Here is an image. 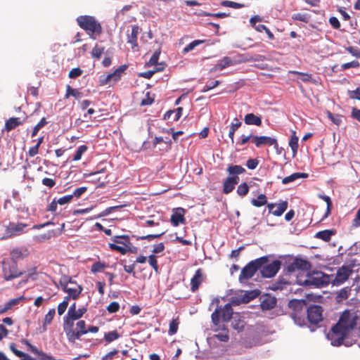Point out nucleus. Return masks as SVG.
<instances>
[{"instance_id": "obj_1", "label": "nucleus", "mask_w": 360, "mask_h": 360, "mask_svg": "<svg viewBox=\"0 0 360 360\" xmlns=\"http://www.w3.org/2000/svg\"><path fill=\"white\" fill-rule=\"evenodd\" d=\"M77 22L79 27L84 30L92 39H96V36L102 32L101 24L93 16L80 15L77 18Z\"/></svg>"}, {"instance_id": "obj_2", "label": "nucleus", "mask_w": 360, "mask_h": 360, "mask_svg": "<svg viewBox=\"0 0 360 360\" xmlns=\"http://www.w3.org/2000/svg\"><path fill=\"white\" fill-rule=\"evenodd\" d=\"M269 261L267 256H263L255 260L250 262L241 270L238 280L240 283H244L248 279L251 278L257 271L262 268V266L266 264Z\"/></svg>"}, {"instance_id": "obj_3", "label": "nucleus", "mask_w": 360, "mask_h": 360, "mask_svg": "<svg viewBox=\"0 0 360 360\" xmlns=\"http://www.w3.org/2000/svg\"><path fill=\"white\" fill-rule=\"evenodd\" d=\"M75 323L70 326L63 327L67 338L70 342L75 343L81 336L88 333L86 322L84 320L78 321L76 323V328H74Z\"/></svg>"}, {"instance_id": "obj_4", "label": "nucleus", "mask_w": 360, "mask_h": 360, "mask_svg": "<svg viewBox=\"0 0 360 360\" xmlns=\"http://www.w3.org/2000/svg\"><path fill=\"white\" fill-rule=\"evenodd\" d=\"M60 285L62 290L70 295L72 300H77L83 290V287L70 277H63L59 281Z\"/></svg>"}, {"instance_id": "obj_5", "label": "nucleus", "mask_w": 360, "mask_h": 360, "mask_svg": "<svg viewBox=\"0 0 360 360\" xmlns=\"http://www.w3.org/2000/svg\"><path fill=\"white\" fill-rule=\"evenodd\" d=\"M329 283L328 276L321 271H314L307 273L306 278L300 283L306 286L323 287Z\"/></svg>"}, {"instance_id": "obj_6", "label": "nucleus", "mask_w": 360, "mask_h": 360, "mask_svg": "<svg viewBox=\"0 0 360 360\" xmlns=\"http://www.w3.org/2000/svg\"><path fill=\"white\" fill-rule=\"evenodd\" d=\"M233 314V309L230 303L226 304L223 307L218 306L211 315L212 321L214 326H219L220 319L223 322L227 323L232 319Z\"/></svg>"}, {"instance_id": "obj_7", "label": "nucleus", "mask_w": 360, "mask_h": 360, "mask_svg": "<svg viewBox=\"0 0 360 360\" xmlns=\"http://www.w3.org/2000/svg\"><path fill=\"white\" fill-rule=\"evenodd\" d=\"M357 319L358 317L354 311L345 310L336 324L349 333L356 326Z\"/></svg>"}, {"instance_id": "obj_8", "label": "nucleus", "mask_w": 360, "mask_h": 360, "mask_svg": "<svg viewBox=\"0 0 360 360\" xmlns=\"http://www.w3.org/2000/svg\"><path fill=\"white\" fill-rule=\"evenodd\" d=\"M348 333L344 329L335 324L327 335L328 339L333 346H340L342 344L345 338L348 335Z\"/></svg>"}, {"instance_id": "obj_9", "label": "nucleus", "mask_w": 360, "mask_h": 360, "mask_svg": "<svg viewBox=\"0 0 360 360\" xmlns=\"http://www.w3.org/2000/svg\"><path fill=\"white\" fill-rule=\"evenodd\" d=\"M311 263L307 260L299 257H295L291 262H289L286 266L288 273H292L296 271H308L311 269Z\"/></svg>"}, {"instance_id": "obj_10", "label": "nucleus", "mask_w": 360, "mask_h": 360, "mask_svg": "<svg viewBox=\"0 0 360 360\" xmlns=\"http://www.w3.org/2000/svg\"><path fill=\"white\" fill-rule=\"evenodd\" d=\"M4 278L6 281H10L20 277L22 273L18 269L17 264L15 262H3Z\"/></svg>"}, {"instance_id": "obj_11", "label": "nucleus", "mask_w": 360, "mask_h": 360, "mask_svg": "<svg viewBox=\"0 0 360 360\" xmlns=\"http://www.w3.org/2000/svg\"><path fill=\"white\" fill-rule=\"evenodd\" d=\"M307 314L308 321L311 324L316 325L323 320V308L319 305H310Z\"/></svg>"}, {"instance_id": "obj_12", "label": "nucleus", "mask_w": 360, "mask_h": 360, "mask_svg": "<svg viewBox=\"0 0 360 360\" xmlns=\"http://www.w3.org/2000/svg\"><path fill=\"white\" fill-rule=\"evenodd\" d=\"M127 68V66L125 65H121L118 68H117L113 72L108 74L107 76H101L99 79L100 85H106L111 80H113L114 82L118 81L120 79L122 74L124 72Z\"/></svg>"}, {"instance_id": "obj_13", "label": "nucleus", "mask_w": 360, "mask_h": 360, "mask_svg": "<svg viewBox=\"0 0 360 360\" xmlns=\"http://www.w3.org/2000/svg\"><path fill=\"white\" fill-rule=\"evenodd\" d=\"M281 265V262L276 259L266 266H262L261 270L262 276L265 278L274 276L280 269Z\"/></svg>"}, {"instance_id": "obj_14", "label": "nucleus", "mask_w": 360, "mask_h": 360, "mask_svg": "<svg viewBox=\"0 0 360 360\" xmlns=\"http://www.w3.org/2000/svg\"><path fill=\"white\" fill-rule=\"evenodd\" d=\"M27 226V224L22 223H10L6 227L5 236L2 238H11L22 233Z\"/></svg>"}, {"instance_id": "obj_15", "label": "nucleus", "mask_w": 360, "mask_h": 360, "mask_svg": "<svg viewBox=\"0 0 360 360\" xmlns=\"http://www.w3.org/2000/svg\"><path fill=\"white\" fill-rule=\"evenodd\" d=\"M252 142L257 148L262 146H274L275 148H278V144L276 139L266 136H253Z\"/></svg>"}, {"instance_id": "obj_16", "label": "nucleus", "mask_w": 360, "mask_h": 360, "mask_svg": "<svg viewBox=\"0 0 360 360\" xmlns=\"http://www.w3.org/2000/svg\"><path fill=\"white\" fill-rule=\"evenodd\" d=\"M242 63L241 59H232L230 57L225 56L221 59L219 60L217 63L210 70V72H216L218 70H222L223 69L235 65L238 63Z\"/></svg>"}, {"instance_id": "obj_17", "label": "nucleus", "mask_w": 360, "mask_h": 360, "mask_svg": "<svg viewBox=\"0 0 360 360\" xmlns=\"http://www.w3.org/2000/svg\"><path fill=\"white\" fill-rule=\"evenodd\" d=\"M205 278L203 270L202 269H198L193 276L191 279V290L193 292H196L200 285L202 283Z\"/></svg>"}, {"instance_id": "obj_18", "label": "nucleus", "mask_w": 360, "mask_h": 360, "mask_svg": "<svg viewBox=\"0 0 360 360\" xmlns=\"http://www.w3.org/2000/svg\"><path fill=\"white\" fill-rule=\"evenodd\" d=\"M352 273V270L349 267L342 266L337 271V274H336V276H335V280L333 282L334 284L337 285L342 284L349 278V277L350 276Z\"/></svg>"}, {"instance_id": "obj_19", "label": "nucleus", "mask_w": 360, "mask_h": 360, "mask_svg": "<svg viewBox=\"0 0 360 360\" xmlns=\"http://www.w3.org/2000/svg\"><path fill=\"white\" fill-rule=\"evenodd\" d=\"M267 207L269 209V213L272 214L274 216L279 217L281 216L285 211L288 208V202L287 201H281L279 204L276 205L275 203H269L267 204Z\"/></svg>"}, {"instance_id": "obj_20", "label": "nucleus", "mask_w": 360, "mask_h": 360, "mask_svg": "<svg viewBox=\"0 0 360 360\" xmlns=\"http://www.w3.org/2000/svg\"><path fill=\"white\" fill-rule=\"evenodd\" d=\"M185 210L181 207L175 209L171 215L170 221L174 226H179V224H185L186 219L184 217Z\"/></svg>"}, {"instance_id": "obj_21", "label": "nucleus", "mask_w": 360, "mask_h": 360, "mask_svg": "<svg viewBox=\"0 0 360 360\" xmlns=\"http://www.w3.org/2000/svg\"><path fill=\"white\" fill-rule=\"evenodd\" d=\"M30 255L28 249L25 247L13 248L11 252V259L13 262L17 264V262L23 259Z\"/></svg>"}, {"instance_id": "obj_22", "label": "nucleus", "mask_w": 360, "mask_h": 360, "mask_svg": "<svg viewBox=\"0 0 360 360\" xmlns=\"http://www.w3.org/2000/svg\"><path fill=\"white\" fill-rule=\"evenodd\" d=\"M22 342L26 345L33 354L39 356L41 360H56V359L53 356L49 355L41 350H39L35 346L32 345L27 340H22Z\"/></svg>"}, {"instance_id": "obj_23", "label": "nucleus", "mask_w": 360, "mask_h": 360, "mask_svg": "<svg viewBox=\"0 0 360 360\" xmlns=\"http://www.w3.org/2000/svg\"><path fill=\"white\" fill-rule=\"evenodd\" d=\"M139 32V27L138 25H134L131 28L130 34H127V43L131 45V49L135 50L138 47V34Z\"/></svg>"}, {"instance_id": "obj_24", "label": "nucleus", "mask_w": 360, "mask_h": 360, "mask_svg": "<svg viewBox=\"0 0 360 360\" xmlns=\"http://www.w3.org/2000/svg\"><path fill=\"white\" fill-rule=\"evenodd\" d=\"M217 326H218V328L215 329L214 331L215 332L219 331V333L217 334H214L213 338H217V340H219L221 342H228L229 340V330L226 328V327H225V326H224V325L221 327V326L219 324Z\"/></svg>"}, {"instance_id": "obj_25", "label": "nucleus", "mask_w": 360, "mask_h": 360, "mask_svg": "<svg viewBox=\"0 0 360 360\" xmlns=\"http://www.w3.org/2000/svg\"><path fill=\"white\" fill-rule=\"evenodd\" d=\"M277 301L275 297L267 296L261 302L260 306L262 310L266 311L274 309L276 305Z\"/></svg>"}, {"instance_id": "obj_26", "label": "nucleus", "mask_w": 360, "mask_h": 360, "mask_svg": "<svg viewBox=\"0 0 360 360\" xmlns=\"http://www.w3.org/2000/svg\"><path fill=\"white\" fill-rule=\"evenodd\" d=\"M82 316L78 313L77 310L76 309L75 311H73L70 313V315L66 314L63 317V327L65 326H71L72 323H74L75 321L79 320Z\"/></svg>"}, {"instance_id": "obj_27", "label": "nucleus", "mask_w": 360, "mask_h": 360, "mask_svg": "<svg viewBox=\"0 0 360 360\" xmlns=\"http://www.w3.org/2000/svg\"><path fill=\"white\" fill-rule=\"evenodd\" d=\"M114 243L120 244L125 247L127 249H129L131 246L129 237L127 235L115 236L112 239Z\"/></svg>"}, {"instance_id": "obj_28", "label": "nucleus", "mask_w": 360, "mask_h": 360, "mask_svg": "<svg viewBox=\"0 0 360 360\" xmlns=\"http://www.w3.org/2000/svg\"><path fill=\"white\" fill-rule=\"evenodd\" d=\"M244 122L248 125H262V119L260 117L255 115L253 113H248L244 117Z\"/></svg>"}, {"instance_id": "obj_29", "label": "nucleus", "mask_w": 360, "mask_h": 360, "mask_svg": "<svg viewBox=\"0 0 360 360\" xmlns=\"http://www.w3.org/2000/svg\"><path fill=\"white\" fill-rule=\"evenodd\" d=\"M22 122L19 117H11L6 121L4 130L10 131L16 128L18 126L21 125Z\"/></svg>"}, {"instance_id": "obj_30", "label": "nucleus", "mask_w": 360, "mask_h": 360, "mask_svg": "<svg viewBox=\"0 0 360 360\" xmlns=\"http://www.w3.org/2000/svg\"><path fill=\"white\" fill-rule=\"evenodd\" d=\"M335 233V231L334 230L326 229L317 232L315 237L321 239L325 242H328L330 240L332 236Z\"/></svg>"}, {"instance_id": "obj_31", "label": "nucleus", "mask_w": 360, "mask_h": 360, "mask_svg": "<svg viewBox=\"0 0 360 360\" xmlns=\"http://www.w3.org/2000/svg\"><path fill=\"white\" fill-rule=\"evenodd\" d=\"M308 176L307 174L306 173H301V172H295V173H293L291 175L288 176H286L285 178L283 179L282 180V183L283 184H288L290 182H292L294 181H295L296 179L300 178V177H303V178H305Z\"/></svg>"}, {"instance_id": "obj_32", "label": "nucleus", "mask_w": 360, "mask_h": 360, "mask_svg": "<svg viewBox=\"0 0 360 360\" xmlns=\"http://www.w3.org/2000/svg\"><path fill=\"white\" fill-rule=\"evenodd\" d=\"M251 204L256 207H259L264 205H267V198L265 194H259L257 199L253 198L251 200Z\"/></svg>"}, {"instance_id": "obj_33", "label": "nucleus", "mask_w": 360, "mask_h": 360, "mask_svg": "<svg viewBox=\"0 0 360 360\" xmlns=\"http://www.w3.org/2000/svg\"><path fill=\"white\" fill-rule=\"evenodd\" d=\"M235 122H232L229 132V136L231 139V143H234V134L236 131L241 126V122L237 118L234 119Z\"/></svg>"}, {"instance_id": "obj_34", "label": "nucleus", "mask_w": 360, "mask_h": 360, "mask_svg": "<svg viewBox=\"0 0 360 360\" xmlns=\"http://www.w3.org/2000/svg\"><path fill=\"white\" fill-rule=\"evenodd\" d=\"M206 39H196L188 44L186 47L184 48L182 53H187L189 51L193 50L197 46H199L202 44L206 42Z\"/></svg>"}, {"instance_id": "obj_35", "label": "nucleus", "mask_w": 360, "mask_h": 360, "mask_svg": "<svg viewBox=\"0 0 360 360\" xmlns=\"http://www.w3.org/2000/svg\"><path fill=\"white\" fill-rule=\"evenodd\" d=\"M227 172L231 175H239L243 174L245 169L240 165H229Z\"/></svg>"}, {"instance_id": "obj_36", "label": "nucleus", "mask_w": 360, "mask_h": 360, "mask_svg": "<svg viewBox=\"0 0 360 360\" xmlns=\"http://www.w3.org/2000/svg\"><path fill=\"white\" fill-rule=\"evenodd\" d=\"M235 186H236L233 184L231 179L229 177H227L224 181L222 191L224 194H229L233 191Z\"/></svg>"}, {"instance_id": "obj_37", "label": "nucleus", "mask_w": 360, "mask_h": 360, "mask_svg": "<svg viewBox=\"0 0 360 360\" xmlns=\"http://www.w3.org/2000/svg\"><path fill=\"white\" fill-rule=\"evenodd\" d=\"M289 146L291 148L293 154L295 155L298 149V137L296 136V133L295 131H292Z\"/></svg>"}, {"instance_id": "obj_38", "label": "nucleus", "mask_w": 360, "mask_h": 360, "mask_svg": "<svg viewBox=\"0 0 360 360\" xmlns=\"http://www.w3.org/2000/svg\"><path fill=\"white\" fill-rule=\"evenodd\" d=\"M289 306L297 311H302L304 309L305 302L303 300H295L290 302Z\"/></svg>"}, {"instance_id": "obj_39", "label": "nucleus", "mask_w": 360, "mask_h": 360, "mask_svg": "<svg viewBox=\"0 0 360 360\" xmlns=\"http://www.w3.org/2000/svg\"><path fill=\"white\" fill-rule=\"evenodd\" d=\"M319 197L321 199L323 200L326 202L327 208H326V212L325 213V215L323 217V218H326L330 214V212H331V209H332V206H333L331 199L329 196H327L325 195H319Z\"/></svg>"}, {"instance_id": "obj_40", "label": "nucleus", "mask_w": 360, "mask_h": 360, "mask_svg": "<svg viewBox=\"0 0 360 360\" xmlns=\"http://www.w3.org/2000/svg\"><path fill=\"white\" fill-rule=\"evenodd\" d=\"M55 314H56V310L54 308H53V309H51L49 311V312L45 315V317L44 319V323H43V327H44V330H46V326L47 325H49L51 323L52 320L54 318Z\"/></svg>"}, {"instance_id": "obj_41", "label": "nucleus", "mask_w": 360, "mask_h": 360, "mask_svg": "<svg viewBox=\"0 0 360 360\" xmlns=\"http://www.w3.org/2000/svg\"><path fill=\"white\" fill-rule=\"evenodd\" d=\"M105 48L103 46H100L96 44L91 51V56L96 59H100L102 54L104 53Z\"/></svg>"}, {"instance_id": "obj_42", "label": "nucleus", "mask_w": 360, "mask_h": 360, "mask_svg": "<svg viewBox=\"0 0 360 360\" xmlns=\"http://www.w3.org/2000/svg\"><path fill=\"white\" fill-rule=\"evenodd\" d=\"M179 325V317H176V319H174L172 320V321L169 323V335H172L176 333Z\"/></svg>"}, {"instance_id": "obj_43", "label": "nucleus", "mask_w": 360, "mask_h": 360, "mask_svg": "<svg viewBox=\"0 0 360 360\" xmlns=\"http://www.w3.org/2000/svg\"><path fill=\"white\" fill-rule=\"evenodd\" d=\"M292 19L307 23L309 21L310 15L307 13H297L292 15Z\"/></svg>"}, {"instance_id": "obj_44", "label": "nucleus", "mask_w": 360, "mask_h": 360, "mask_svg": "<svg viewBox=\"0 0 360 360\" xmlns=\"http://www.w3.org/2000/svg\"><path fill=\"white\" fill-rule=\"evenodd\" d=\"M326 115H327V117H328V119H330L331 120V122L333 123H334L335 124L339 126L342 123V115H340L339 114L334 115L328 110L326 111Z\"/></svg>"}, {"instance_id": "obj_45", "label": "nucleus", "mask_w": 360, "mask_h": 360, "mask_svg": "<svg viewBox=\"0 0 360 360\" xmlns=\"http://www.w3.org/2000/svg\"><path fill=\"white\" fill-rule=\"evenodd\" d=\"M236 192L238 195L244 197L249 192V186L245 182L242 183L238 186Z\"/></svg>"}, {"instance_id": "obj_46", "label": "nucleus", "mask_w": 360, "mask_h": 360, "mask_svg": "<svg viewBox=\"0 0 360 360\" xmlns=\"http://www.w3.org/2000/svg\"><path fill=\"white\" fill-rule=\"evenodd\" d=\"M106 267H108L106 264L101 262H96L91 265V271L96 274L102 271Z\"/></svg>"}, {"instance_id": "obj_47", "label": "nucleus", "mask_w": 360, "mask_h": 360, "mask_svg": "<svg viewBox=\"0 0 360 360\" xmlns=\"http://www.w3.org/2000/svg\"><path fill=\"white\" fill-rule=\"evenodd\" d=\"M166 233V231H162L160 233H155V234H148L146 236H143L140 237H137V240H147L148 241H150L153 239H157L161 238L165 233Z\"/></svg>"}, {"instance_id": "obj_48", "label": "nucleus", "mask_w": 360, "mask_h": 360, "mask_svg": "<svg viewBox=\"0 0 360 360\" xmlns=\"http://www.w3.org/2000/svg\"><path fill=\"white\" fill-rule=\"evenodd\" d=\"M120 337L117 330L110 331L105 333L104 339L107 342H111Z\"/></svg>"}, {"instance_id": "obj_49", "label": "nucleus", "mask_w": 360, "mask_h": 360, "mask_svg": "<svg viewBox=\"0 0 360 360\" xmlns=\"http://www.w3.org/2000/svg\"><path fill=\"white\" fill-rule=\"evenodd\" d=\"M88 148L86 145L79 146L75 154L73 156V161H78L82 158V155L87 150Z\"/></svg>"}, {"instance_id": "obj_50", "label": "nucleus", "mask_w": 360, "mask_h": 360, "mask_svg": "<svg viewBox=\"0 0 360 360\" xmlns=\"http://www.w3.org/2000/svg\"><path fill=\"white\" fill-rule=\"evenodd\" d=\"M47 124L46 120L45 117L41 119V120L34 127L32 131V137H34L40 129L44 127Z\"/></svg>"}, {"instance_id": "obj_51", "label": "nucleus", "mask_w": 360, "mask_h": 360, "mask_svg": "<svg viewBox=\"0 0 360 360\" xmlns=\"http://www.w3.org/2000/svg\"><path fill=\"white\" fill-rule=\"evenodd\" d=\"M54 236H55V232L53 230H51V231H49L46 233L37 236L36 237V240L38 242H42V241H45L46 240L50 239L51 238L53 237Z\"/></svg>"}, {"instance_id": "obj_52", "label": "nucleus", "mask_w": 360, "mask_h": 360, "mask_svg": "<svg viewBox=\"0 0 360 360\" xmlns=\"http://www.w3.org/2000/svg\"><path fill=\"white\" fill-rule=\"evenodd\" d=\"M161 52V49L158 48L150 57L148 64L149 65H156L159 60V56Z\"/></svg>"}, {"instance_id": "obj_53", "label": "nucleus", "mask_w": 360, "mask_h": 360, "mask_svg": "<svg viewBox=\"0 0 360 360\" xmlns=\"http://www.w3.org/2000/svg\"><path fill=\"white\" fill-rule=\"evenodd\" d=\"M148 263L156 273L159 272V266L156 256L153 254L149 255Z\"/></svg>"}, {"instance_id": "obj_54", "label": "nucleus", "mask_w": 360, "mask_h": 360, "mask_svg": "<svg viewBox=\"0 0 360 360\" xmlns=\"http://www.w3.org/2000/svg\"><path fill=\"white\" fill-rule=\"evenodd\" d=\"M109 247L112 250L117 251L122 255H125L128 250L125 247L118 245L117 243H110Z\"/></svg>"}, {"instance_id": "obj_55", "label": "nucleus", "mask_w": 360, "mask_h": 360, "mask_svg": "<svg viewBox=\"0 0 360 360\" xmlns=\"http://www.w3.org/2000/svg\"><path fill=\"white\" fill-rule=\"evenodd\" d=\"M160 65H162V67L161 68H157L154 70H148V71L142 72V73L140 74V76L143 77L144 78H146V79L151 78L155 72L161 71V70H164L165 67H164L163 64H160Z\"/></svg>"}, {"instance_id": "obj_56", "label": "nucleus", "mask_w": 360, "mask_h": 360, "mask_svg": "<svg viewBox=\"0 0 360 360\" xmlns=\"http://www.w3.org/2000/svg\"><path fill=\"white\" fill-rule=\"evenodd\" d=\"M81 94L82 93L79 92L77 89L71 88L70 85L67 86L66 97L72 96L76 98H80Z\"/></svg>"}, {"instance_id": "obj_57", "label": "nucleus", "mask_w": 360, "mask_h": 360, "mask_svg": "<svg viewBox=\"0 0 360 360\" xmlns=\"http://www.w3.org/2000/svg\"><path fill=\"white\" fill-rule=\"evenodd\" d=\"M266 60V57L262 55H255L253 56H246L245 58H241L242 62L246 61H263Z\"/></svg>"}, {"instance_id": "obj_58", "label": "nucleus", "mask_w": 360, "mask_h": 360, "mask_svg": "<svg viewBox=\"0 0 360 360\" xmlns=\"http://www.w3.org/2000/svg\"><path fill=\"white\" fill-rule=\"evenodd\" d=\"M221 5L226 7H230L233 8H240L244 6L243 4L231 1H224L221 2Z\"/></svg>"}, {"instance_id": "obj_59", "label": "nucleus", "mask_w": 360, "mask_h": 360, "mask_svg": "<svg viewBox=\"0 0 360 360\" xmlns=\"http://www.w3.org/2000/svg\"><path fill=\"white\" fill-rule=\"evenodd\" d=\"M360 66V63L358 60H352L349 63H344L341 65V70H345L349 68H356Z\"/></svg>"}, {"instance_id": "obj_60", "label": "nucleus", "mask_w": 360, "mask_h": 360, "mask_svg": "<svg viewBox=\"0 0 360 360\" xmlns=\"http://www.w3.org/2000/svg\"><path fill=\"white\" fill-rule=\"evenodd\" d=\"M232 326L235 330H237L238 331H242L244 329L245 322L241 319H234V321L232 322Z\"/></svg>"}, {"instance_id": "obj_61", "label": "nucleus", "mask_w": 360, "mask_h": 360, "mask_svg": "<svg viewBox=\"0 0 360 360\" xmlns=\"http://www.w3.org/2000/svg\"><path fill=\"white\" fill-rule=\"evenodd\" d=\"M154 96L151 97L150 92H147L146 94V98L142 99L141 102V105H150L154 102Z\"/></svg>"}, {"instance_id": "obj_62", "label": "nucleus", "mask_w": 360, "mask_h": 360, "mask_svg": "<svg viewBox=\"0 0 360 360\" xmlns=\"http://www.w3.org/2000/svg\"><path fill=\"white\" fill-rule=\"evenodd\" d=\"M83 73V70L79 68H72L68 74L70 78L75 79L81 76Z\"/></svg>"}, {"instance_id": "obj_63", "label": "nucleus", "mask_w": 360, "mask_h": 360, "mask_svg": "<svg viewBox=\"0 0 360 360\" xmlns=\"http://www.w3.org/2000/svg\"><path fill=\"white\" fill-rule=\"evenodd\" d=\"M72 199L73 195H67L58 198L57 200V202H58V204L60 205H63L70 203L72 200Z\"/></svg>"}, {"instance_id": "obj_64", "label": "nucleus", "mask_w": 360, "mask_h": 360, "mask_svg": "<svg viewBox=\"0 0 360 360\" xmlns=\"http://www.w3.org/2000/svg\"><path fill=\"white\" fill-rule=\"evenodd\" d=\"M348 94L350 98L360 101V87L354 91H349Z\"/></svg>"}]
</instances>
